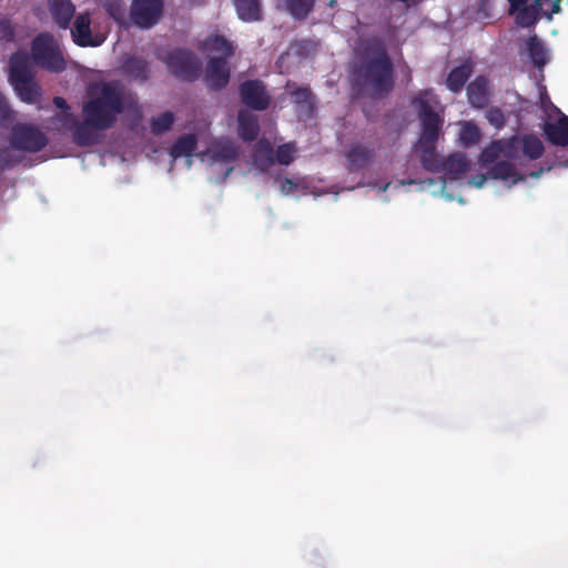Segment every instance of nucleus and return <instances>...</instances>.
Returning <instances> with one entry per match:
<instances>
[{"label":"nucleus","instance_id":"f257e3e1","mask_svg":"<svg viewBox=\"0 0 568 568\" xmlns=\"http://www.w3.org/2000/svg\"><path fill=\"white\" fill-rule=\"evenodd\" d=\"M349 63L351 89L357 98L384 99L395 87L394 62L385 41L377 37L359 38Z\"/></svg>","mask_w":568,"mask_h":568},{"label":"nucleus","instance_id":"f03ea898","mask_svg":"<svg viewBox=\"0 0 568 568\" xmlns=\"http://www.w3.org/2000/svg\"><path fill=\"white\" fill-rule=\"evenodd\" d=\"M125 110L123 89L118 82H102L88 91L82 105V122H75L73 142L91 146L98 142L97 132L112 129Z\"/></svg>","mask_w":568,"mask_h":568},{"label":"nucleus","instance_id":"7ed1b4c3","mask_svg":"<svg viewBox=\"0 0 568 568\" xmlns=\"http://www.w3.org/2000/svg\"><path fill=\"white\" fill-rule=\"evenodd\" d=\"M509 13L516 14V23L523 28L534 27L544 14L548 20L560 11L561 0H507Z\"/></svg>","mask_w":568,"mask_h":568},{"label":"nucleus","instance_id":"20e7f679","mask_svg":"<svg viewBox=\"0 0 568 568\" xmlns=\"http://www.w3.org/2000/svg\"><path fill=\"white\" fill-rule=\"evenodd\" d=\"M31 55L36 64L44 70L60 73L67 68L60 45L51 33H40L32 40Z\"/></svg>","mask_w":568,"mask_h":568},{"label":"nucleus","instance_id":"39448f33","mask_svg":"<svg viewBox=\"0 0 568 568\" xmlns=\"http://www.w3.org/2000/svg\"><path fill=\"white\" fill-rule=\"evenodd\" d=\"M175 78L193 82L201 74V62L192 50L176 48L160 58Z\"/></svg>","mask_w":568,"mask_h":568},{"label":"nucleus","instance_id":"423d86ee","mask_svg":"<svg viewBox=\"0 0 568 568\" xmlns=\"http://www.w3.org/2000/svg\"><path fill=\"white\" fill-rule=\"evenodd\" d=\"M429 94V90L418 92L412 99V104L417 108L422 124V133L418 141L437 142L444 124V116L434 111L427 99Z\"/></svg>","mask_w":568,"mask_h":568},{"label":"nucleus","instance_id":"0eeeda50","mask_svg":"<svg viewBox=\"0 0 568 568\" xmlns=\"http://www.w3.org/2000/svg\"><path fill=\"white\" fill-rule=\"evenodd\" d=\"M9 144L16 151L37 153L48 144L47 135L37 126L27 123L12 124Z\"/></svg>","mask_w":568,"mask_h":568},{"label":"nucleus","instance_id":"6e6552de","mask_svg":"<svg viewBox=\"0 0 568 568\" xmlns=\"http://www.w3.org/2000/svg\"><path fill=\"white\" fill-rule=\"evenodd\" d=\"M162 11V0H133L130 10V20L139 28L149 29L158 23Z\"/></svg>","mask_w":568,"mask_h":568},{"label":"nucleus","instance_id":"1a4fd4ad","mask_svg":"<svg viewBox=\"0 0 568 568\" xmlns=\"http://www.w3.org/2000/svg\"><path fill=\"white\" fill-rule=\"evenodd\" d=\"M241 101L252 110L264 111L271 104V97L261 80H246L239 88Z\"/></svg>","mask_w":568,"mask_h":568},{"label":"nucleus","instance_id":"9d476101","mask_svg":"<svg viewBox=\"0 0 568 568\" xmlns=\"http://www.w3.org/2000/svg\"><path fill=\"white\" fill-rule=\"evenodd\" d=\"M71 36L73 42L79 47H99L105 38L99 33L92 34L91 19L88 12L80 13L75 17L71 28Z\"/></svg>","mask_w":568,"mask_h":568},{"label":"nucleus","instance_id":"9b49d317","mask_svg":"<svg viewBox=\"0 0 568 568\" xmlns=\"http://www.w3.org/2000/svg\"><path fill=\"white\" fill-rule=\"evenodd\" d=\"M207 88L220 91L230 81V68L225 58H211L206 64L204 77Z\"/></svg>","mask_w":568,"mask_h":568},{"label":"nucleus","instance_id":"f8f14e48","mask_svg":"<svg viewBox=\"0 0 568 568\" xmlns=\"http://www.w3.org/2000/svg\"><path fill=\"white\" fill-rule=\"evenodd\" d=\"M376 156V146L374 144L354 143L347 151V169L351 172H357L365 169Z\"/></svg>","mask_w":568,"mask_h":568},{"label":"nucleus","instance_id":"ddd939ff","mask_svg":"<svg viewBox=\"0 0 568 568\" xmlns=\"http://www.w3.org/2000/svg\"><path fill=\"white\" fill-rule=\"evenodd\" d=\"M415 150L419 152V161L426 171L433 173L442 172L444 159L436 151V142L417 141Z\"/></svg>","mask_w":568,"mask_h":568},{"label":"nucleus","instance_id":"4468645a","mask_svg":"<svg viewBox=\"0 0 568 568\" xmlns=\"http://www.w3.org/2000/svg\"><path fill=\"white\" fill-rule=\"evenodd\" d=\"M10 73L9 80L11 84L17 82H27L33 78L30 69L29 55L26 52H16L9 60Z\"/></svg>","mask_w":568,"mask_h":568},{"label":"nucleus","instance_id":"2eb2a0df","mask_svg":"<svg viewBox=\"0 0 568 568\" xmlns=\"http://www.w3.org/2000/svg\"><path fill=\"white\" fill-rule=\"evenodd\" d=\"M49 11L54 22L61 29H68L75 13V6L71 0H48Z\"/></svg>","mask_w":568,"mask_h":568},{"label":"nucleus","instance_id":"dca6fc26","mask_svg":"<svg viewBox=\"0 0 568 568\" xmlns=\"http://www.w3.org/2000/svg\"><path fill=\"white\" fill-rule=\"evenodd\" d=\"M544 134L551 144L568 146V115L561 114L556 122L545 123Z\"/></svg>","mask_w":568,"mask_h":568},{"label":"nucleus","instance_id":"f3484780","mask_svg":"<svg viewBox=\"0 0 568 568\" xmlns=\"http://www.w3.org/2000/svg\"><path fill=\"white\" fill-rule=\"evenodd\" d=\"M252 158L256 169L261 172H267L275 163L272 143L264 138L260 139L254 145Z\"/></svg>","mask_w":568,"mask_h":568},{"label":"nucleus","instance_id":"a211bd4d","mask_svg":"<svg viewBox=\"0 0 568 568\" xmlns=\"http://www.w3.org/2000/svg\"><path fill=\"white\" fill-rule=\"evenodd\" d=\"M237 132L243 141H254L260 133L257 116L250 111L240 110L237 115Z\"/></svg>","mask_w":568,"mask_h":568},{"label":"nucleus","instance_id":"6ab92c4d","mask_svg":"<svg viewBox=\"0 0 568 568\" xmlns=\"http://www.w3.org/2000/svg\"><path fill=\"white\" fill-rule=\"evenodd\" d=\"M468 102L471 106L481 109L487 105L489 100L488 80L484 75H478L467 87Z\"/></svg>","mask_w":568,"mask_h":568},{"label":"nucleus","instance_id":"aec40b11","mask_svg":"<svg viewBox=\"0 0 568 568\" xmlns=\"http://www.w3.org/2000/svg\"><path fill=\"white\" fill-rule=\"evenodd\" d=\"M488 176L494 180H501L514 185L525 181V176L517 172L515 165L508 161H498L488 169Z\"/></svg>","mask_w":568,"mask_h":568},{"label":"nucleus","instance_id":"412c9836","mask_svg":"<svg viewBox=\"0 0 568 568\" xmlns=\"http://www.w3.org/2000/svg\"><path fill=\"white\" fill-rule=\"evenodd\" d=\"M122 72L132 80L144 82L149 78V62L141 57H128L123 60Z\"/></svg>","mask_w":568,"mask_h":568},{"label":"nucleus","instance_id":"4be33fe9","mask_svg":"<svg viewBox=\"0 0 568 568\" xmlns=\"http://www.w3.org/2000/svg\"><path fill=\"white\" fill-rule=\"evenodd\" d=\"M443 170L450 180H457L465 174L469 169V162L466 155L462 153H453L443 160Z\"/></svg>","mask_w":568,"mask_h":568},{"label":"nucleus","instance_id":"5701e85b","mask_svg":"<svg viewBox=\"0 0 568 568\" xmlns=\"http://www.w3.org/2000/svg\"><path fill=\"white\" fill-rule=\"evenodd\" d=\"M239 18L244 22L262 20L263 11L261 0H234Z\"/></svg>","mask_w":568,"mask_h":568},{"label":"nucleus","instance_id":"b1692460","mask_svg":"<svg viewBox=\"0 0 568 568\" xmlns=\"http://www.w3.org/2000/svg\"><path fill=\"white\" fill-rule=\"evenodd\" d=\"M473 73V67L470 62H465L454 68L446 79V87L454 93H458L463 90L467 80Z\"/></svg>","mask_w":568,"mask_h":568},{"label":"nucleus","instance_id":"393cba45","mask_svg":"<svg viewBox=\"0 0 568 568\" xmlns=\"http://www.w3.org/2000/svg\"><path fill=\"white\" fill-rule=\"evenodd\" d=\"M527 52L534 65L542 68L548 62V51L537 36L529 37L527 41Z\"/></svg>","mask_w":568,"mask_h":568},{"label":"nucleus","instance_id":"a878e982","mask_svg":"<svg viewBox=\"0 0 568 568\" xmlns=\"http://www.w3.org/2000/svg\"><path fill=\"white\" fill-rule=\"evenodd\" d=\"M21 101L36 103L41 97V88L34 82L33 78L27 82H17L12 84Z\"/></svg>","mask_w":568,"mask_h":568},{"label":"nucleus","instance_id":"bb28decb","mask_svg":"<svg viewBox=\"0 0 568 568\" xmlns=\"http://www.w3.org/2000/svg\"><path fill=\"white\" fill-rule=\"evenodd\" d=\"M197 139L194 134H184L180 136L170 150L172 158L191 156L196 148Z\"/></svg>","mask_w":568,"mask_h":568},{"label":"nucleus","instance_id":"cd10ccee","mask_svg":"<svg viewBox=\"0 0 568 568\" xmlns=\"http://www.w3.org/2000/svg\"><path fill=\"white\" fill-rule=\"evenodd\" d=\"M520 143L524 155L530 160L540 159L545 152L541 140L535 134H524Z\"/></svg>","mask_w":568,"mask_h":568},{"label":"nucleus","instance_id":"c85d7f7f","mask_svg":"<svg viewBox=\"0 0 568 568\" xmlns=\"http://www.w3.org/2000/svg\"><path fill=\"white\" fill-rule=\"evenodd\" d=\"M295 20H304L313 11L315 0H282Z\"/></svg>","mask_w":568,"mask_h":568},{"label":"nucleus","instance_id":"c756f323","mask_svg":"<svg viewBox=\"0 0 568 568\" xmlns=\"http://www.w3.org/2000/svg\"><path fill=\"white\" fill-rule=\"evenodd\" d=\"M102 7L115 22L126 24V9L122 0H105Z\"/></svg>","mask_w":568,"mask_h":568},{"label":"nucleus","instance_id":"7c9ffc66","mask_svg":"<svg viewBox=\"0 0 568 568\" xmlns=\"http://www.w3.org/2000/svg\"><path fill=\"white\" fill-rule=\"evenodd\" d=\"M174 123V114L171 111L163 112L151 121V132L160 135L169 131Z\"/></svg>","mask_w":568,"mask_h":568},{"label":"nucleus","instance_id":"2f4dec72","mask_svg":"<svg viewBox=\"0 0 568 568\" xmlns=\"http://www.w3.org/2000/svg\"><path fill=\"white\" fill-rule=\"evenodd\" d=\"M296 148L294 143H284L274 151L275 162L282 165H290L295 159Z\"/></svg>","mask_w":568,"mask_h":568},{"label":"nucleus","instance_id":"473e14b6","mask_svg":"<svg viewBox=\"0 0 568 568\" xmlns=\"http://www.w3.org/2000/svg\"><path fill=\"white\" fill-rule=\"evenodd\" d=\"M480 139V132L477 125L466 122L459 133V140L466 146L477 143Z\"/></svg>","mask_w":568,"mask_h":568},{"label":"nucleus","instance_id":"72a5a7b5","mask_svg":"<svg viewBox=\"0 0 568 568\" xmlns=\"http://www.w3.org/2000/svg\"><path fill=\"white\" fill-rule=\"evenodd\" d=\"M237 149L231 143H220L213 151V156L225 162L235 161L237 158Z\"/></svg>","mask_w":568,"mask_h":568},{"label":"nucleus","instance_id":"f704fd0d","mask_svg":"<svg viewBox=\"0 0 568 568\" xmlns=\"http://www.w3.org/2000/svg\"><path fill=\"white\" fill-rule=\"evenodd\" d=\"M211 49L215 52L222 53V58H225L226 61L227 58L234 54L233 44L224 36H215L211 40Z\"/></svg>","mask_w":568,"mask_h":568},{"label":"nucleus","instance_id":"c9c22d12","mask_svg":"<svg viewBox=\"0 0 568 568\" xmlns=\"http://www.w3.org/2000/svg\"><path fill=\"white\" fill-rule=\"evenodd\" d=\"M16 115L10 108L7 98L0 93V126L10 128L14 122Z\"/></svg>","mask_w":568,"mask_h":568},{"label":"nucleus","instance_id":"e433bc0d","mask_svg":"<svg viewBox=\"0 0 568 568\" xmlns=\"http://www.w3.org/2000/svg\"><path fill=\"white\" fill-rule=\"evenodd\" d=\"M22 161V156L14 151L2 148L0 149V172L18 165Z\"/></svg>","mask_w":568,"mask_h":568},{"label":"nucleus","instance_id":"4c0bfd02","mask_svg":"<svg viewBox=\"0 0 568 568\" xmlns=\"http://www.w3.org/2000/svg\"><path fill=\"white\" fill-rule=\"evenodd\" d=\"M500 148L497 143H493L490 146L486 148L480 154V162L484 165L496 163L497 158L499 156Z\"/></svg>","mask_w":568,"mask_h":568},{"label":"nucleus","instance_id":"58836bf2","mask_svg":"<svg viewBox=\"0 0 568 568\" xmlns=\"http://www.w3.org/2000/svg\"><path fill=\"white\" fill-rule=\"evenodd\" d=\"M486 119L496 129H501L505 125V115L499 108H490L486 112Z\"/></svg>","mask_w":568,"mask_h":568},{"label":"nucleus","instance_id":"ea45409f","mask_svg":"<svg viewBox=\"0 0 568 568\" xmlns=\"http://www.w3.org/2000/svg\"><path fill=\"white\" fill-rule=\"evenodd\" d=\"M294 101L298 104L308 103L312 98V92L307 88H298L292 92Z\"/></svg>","mask_w":568,"mask_h":568},{"label":"nucleus","instance_id":"a19ab883","mask_svg":"<svg viewBox=\"0 0 568 568\" xmlns=\"http://www.w3.org/2000/svg\"><path fill=\"white\" fill-rule=\"evenodd\" d=\"M280 182H281L280 189L283 194H290L297 189V184L288 178L280 180Z\"/></svg>","mask_w":568,"mask_h":568},{"label":"nucleus","instance_id":"79ce46f5","mask_svg":"<svg viewBox=\"0 0 568 568\" xmlns=\"http://www.w3.org/2000/svg\"><path fill=\"white\" fill-rule=\"evenodd\" d=\"M12 36V31L10 29L9 21L7 20H0V38H9Z\"/></svg>","mask_w":568,"mask_h":568},{"label":"nucleus","instance_id":"37998d69","mask_svg":"<svg viewBox=\"0 0 568 568\" xmlns=\"http://www.w3.org/2000/svg\"><path fill=\"white\" fill-rule=\"evenodd\" d=\"M487 179H490L487 174H477L473 176L470 184H473L476 187H481L484 183L487 181Z\"/></svg>","mask_w":568,"mask_h":568},{"label":"nucleus","instance_id":"c03bdc74","mask_svg":"<svg viewBox=\"0 0 568 568\" xmlns=\"http://www.w3.org/2000/svg\"><path fill=\"white\" fill-rule=\"evenodd\" d=\"M53 104L58 108V109H61L63 111H68L70 109L68 102L65 101L64 98L62 97H54L53 98Z\"/></svg>","mask_w":568,"mask_h":568},{"label":"nucleus","instance_id":"a18cd8bd","mask_svg":"<svg viewBox=\"0 0 568 568\" xmlns=\"http://www.w3.org/2000/svg\"><path fill=\"white\" fill-rule=\"evenodd\" d=\"M402 183H403V184H405V183H407V184H415V183H417V180H415V179H408L407 181H403Z\"/></svg>","mask_w":568,"mask_h":568},{"label":"nucleus","instance_id":"49530a36","mask_svg":"<svg viewBox=\"0 0 568 568\" xmlns=\"http://www.w3.org/2000/svg\"><path fill=\"white\" fill-rule=\"evenodd\" d=\"M530 176L537 178V176H539V173H531Z\"/></svg>","mask_w":568,"mask_h":568}]
</instances>
